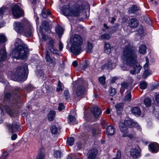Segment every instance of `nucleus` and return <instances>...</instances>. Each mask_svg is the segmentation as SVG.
I'll return each instance as SVG.
<instances>
[{
	"mask_svg": "<svg viewBox=\"0 0 159 159\" xmlns=\"http://www.w3.org/2000/svg\"><path fill=\"white\" fill-rule=\"evenodd\" d=\"M152 73V71L149 69L144 70L142 76L143 78L145 79L151 75Z\"/></svg>",
	"mask_w": 159,
	"mask_h": 159,
	"instance_id": "obj_30",
	"label": "nucleus"
},
{
	"mask_svg": "<svg viewBox=\"0 0 159 159\" xmlns=\"http://www.w3.org/2000/svg\"><path fill=\"white\" fill-rule=\"evenodd\" d=\"M56 115V112L54 111H50L48 114V117L50 121H52L55 118Z\"/></svg>",
	"mask_w": 159,
	"mask_h": 159,
	"instance_id": "obj_25",
	"label": "nucleus"
},
{
	"mask_svg": "<svg viewBox=\"0 0 159 159\" xmlns=\"http://www.w3.org/2000/svg\"><path fill=\"white\" fill-rule=\"evenodd\" d=\"M84 89L83 87L79 86L75 93L76 96H80L82 95L84 92Z\"/></svg>",
	"mask_w": 159,
	"mask_h": 159,
	"instance_id": "obj_23",
	"label": "nucleus"
},
{
	"mask_svg": "<svg viewBox=\"0 0 159 159\" xmlns=\"http://www.w3.org/2000/svg\"><path fill=\"white\" fill-rule=\"evenodd\" d=\"M104 50L105 52L109 54L111 52V48L110 45L108 43H105L104 47Z\"/></svg>",
	"mask_w": 159,
	"mask_h": 159,
	"instance_id": "obj_28",
	"label": "nucleus"
},
{
	"mask_svg": "<svg viewBox=\"0 0 159 159\" xmlns=\"http://www.w3.org/2000/svg\"><path fill=\"white\" fill-rule=\"evenodd\" d=\"M8 154L7 152H4L1 156V158L2 159H6L8 157Z\"/></svg>",
	"mask_w": 159,
	"mask_h": 159,
	"instance_id": "obj_58",
	"label": "nucleus"
},
{
	"mask_svg": "<svg viewBox=\"0 0 159 159\" xmlns=\"http://www.w3.org/2000/svg\"><path fill=\"white\" fill-rule=\"evenodd\" d=\"M143 103L146 107L150 106L151 104V98L149 97L145 98L143 100Z\"/></svg>",
	"mask_w": 159,
	"mask_h": 159,
	"instance_id": "obj_31",
	"label": "nucleus"
},
{
	"mask_svg": "<svg viewBox=\"0 0 159 159\" xmlns=\"http://www.w3.org/2000/svg\"><path fill=\"white\" fill-rule=\"evenodd\" d=\"M149 63L146 62L145 64L144 65L143 68L145 70H148V67L149 65Z\"/></svg>",
	"mask_w": 159,
	"mask_h": 159,
	"instance_id": "obj_60",
	"label": "nucleus"
},
{
	"mask_svg": "<svg viewBox=\"0 0 159 159\" xmlns=\"http://www.w3.org/2000/svg\"><path fill=\"white\" fill-rule=\"evenodd\" d=\"M12 14L15 18H19L23 15V11L17 5H14L11 9Z\"/></svg>",
	"mask_w": 159,
	"mask_h": 159,
	"instance_id": "obj_8",
	"label": "nucleus"
},
{
	"mask_svg": "<svg viewBox=\"0 0 159 159\" xmlns=\"http://www.w3.org/2000/svg\"><path fill=\"white\" fill-rule=\"evenodd\" d=\"M7 41L5 36L3 34H0V44L4 43Z\"/></svg>",
	"mask_w": 159,
	"mask_h": 159,
	"instance_id": "obj_45",
	"label": "nucleus"
},
{
	"mask_svg": "<svg viewBox=\"0 0 159 159\" xmlns=\"http://www.w3.org/2000/svg\"><path fill=\"white\" fill-rule=\"evenodd\" d=\"M7 127L9 132L11 133L16 132L20 129V125L16 124L8 125Z\"/></svg>",
	"mask_w": 159,
	"mask_h": 159,
	"instance_id": "obj_13",
	"label": "nucleus"
},
{
	"mask_svg": "<svg viewBox=\"0 0 159 159\" xmlns=\"http://www.w3.org/2000/svg\"><path fill=\"white\" fill-rule=\"evenodd\" d=\"M124 104L122 103H120L116 104V108L117 111L118 110H122L123 108Z\"/></svg>",
	"mask_w": 159,
	"mask_h": 159,
	"instance_id": "obj_39",
	"label": "nucleus"
},
{
	"mask_svg": "<svg viewBox=\"0 0 159 159\" xmlns=\"http://www.w3.org/2000/svg\"><path fill=\"white\" fill-rule=\"evenodd\" d=\"M45 58L46 61L50 64H52L53 65L55 64L56 59L54 57H51L50 56V53L48 51L45 52Z\"/></svg>",
	"mask_w": 159,
	"mask_h": 159,
	"instance_id": "obj_15",
	"label": "nucleus"
},
{
	"mask_svg": "<svg viewBox=\"0 0 159 159\" xmlns=\"http://www.w3.org/2000/svg\"><path fill=\"white\" fill-rule=\"evenodd\" d=\"M106 78L104 76H102L100 77L98 79V80L100 84H105Z\"/></svg>",
	"mask_w": 159,
	"mask_h": 159,
	"instance_id": "obj_46",
	"label": "nucleus"
},
{
	"mask_svg": "<svg viewBox=\"0 0 159 159\" xmlns=\"http://www.w3.org/2000/svg\"><path fill=\"white\" fill-rule=\"evenodd\" d=\"M139 86L141 89H144L147 87V84L145 81H142L140 83Z\"/></svg>",
	"mask_w": 159,
	"mask_h": 159,
	"instance_id": "obj_35",
	"label": "nucleus"
},
{
	"mask_svg": "<svg viewBox=\"0 0 159 159\" xmlns=\"http://www.w3.org/2000/svg\"><path fill=\"white\" fill-rule=\"evenodd\" d=\"M7 56V53L5 47H3L0 49V68L3 66L2 62L6 59Z\"/></svg>",
	"mask_w": 159,
	"mask_h": 159,
	"instance_id": "obj_12",
	"label": "nucleus"
},
{
	"mask_svg": "<svg viewBox=\"0 0 159 159\" xmlns=\"http://www.w3.org/2000/svg\"><path fill=\"white\" fill-rule=\"evenodd\" d=\"M55 43L54 40L52 38H49L48 39V44L49 45L48 49L53 53L59 54L60 53L59 51L54 47Z\"/></svg>",
	"mask_w": 159,
	"mask_h": 159,
	"instance_id": "obj_9",
	"label": "nucleus"
},
{
	"mask_svg": "<svg viewBox=\"0 0 159 159\" xmlns=\"http://www.w3.org/2000/svg\"><path fill=\"white\" fill-rule=\"evenodd\" d=\"M98 153V150L95 148H92L89 152L88 159H95Z\"/></svg>",
	"mask_w": 159,
	"mask_h": 159,
	"instance_id": "obj_20",
	"label": "nucleus"
},
{
	"mask_svg": "<svg viewBox=\"0 0 159 159\" xmlns=\"http://www.w3.org/2000/svg\"><path fill=\"white\" fill-rule=\"evenodd\" d=\"M69 122L70 124H73L75 121V117L72 115H69L68 118Z\"/></svg>",
	"mask_w": 159,
	"mask_h": 159,
	"instance_id": "obj_43",
	"label": "nucleus"
},
{
	"mask_svg": "<svg viewBox=\"0 0 159 159\" xmlns=\"http://www.w3.org/2000/svg\"><path fill=\"white\" fill-rule=\"evenodd\" d=\"M84 9L85 7L82 4L77 2L73 4L63 5L60 8L61 13L67 17L81 16Z\"/></svg>",
	"mask_w": 159,
	"mask_h": 159,
	"instance_id": "obj_3",
	"label": "nucleus"
},
{
	"mask_svg": "<svg viewBox=\"0 0 159 159\" xmlns=\"http://www.w3.org/2000/svg\"><path fill=\"white\" fill-rule=\"evenodd\" d=\"M90 110L96 118H98L101 114V109L97 106L92 107Z\"/></svg>",
	"mask_w": 159,
	"mask_h": 159,
	"instance_id": "obj_18",
	"label": "nucleus"
},
{
	"mask_svg": "<svg viewBox=\"0 0 159 159\" xmlns=\"http://www.w3.org/2000/svg\"><path fill=\"white\" fill-rule=\"evenodd\" d=\"M55 31L58 34L59 36H60V35H61L63 34V29L59 25H58L56 27Z\"/></svg>",
	"mask_w": 159,
	"mask_h": 159,
	"instance_id": "obj_24",
	"label": "nucleus"
},
{
	"mask_svg": "<svg viewBox=\"0 0 159 159\" xmlns=\"http://www.w3.org/2000/svg\"><path fill=\"white\" fill-rule=\"evenodd\" d=\"M139 7L137 5H134L132 7L129 8V11L130 13H134L136 11L139 10Z\"/></svg>",
	"mask_w": 159,
	"mask_h": 159,
	"instance_id": "obj_33",
	"label": "nucleus"
},
{
	"mask_svg": "<svg viewBox=\"0 0 159 159\" xmlns=\"http://www.w3.org/2000/svg\"><path fill=\"white\" fill-rule=\"evenodd\" d=\"M131 111L132 114L136 116H139L141 114V110L138 107H133L131 109Z\"/></svg>",
	"mask_w": 159,
	"mask_h": 159,
	"instance_id": "obj_21",
	"label": "nucleus"
},
{
	"mask_svg": "<svg viewBox=\"0 0 159 159\" xmlns=\"http://www.w3.org/2000/svg\"><path fill=\"white\" fill-rule=\"evenodd\" d=\"M70 42L71 43L70 50L73 53L77 55L82 52L83 39L80 36L77 34L72 36Z\"/></svg>",
	"mask_w": 159,
	"mask_h": 159,
	"instance_id": "obj_7",
	"label": "nucleus"
},
{
	"mask_svg": "<svg viewBox=\"0 0 159 159\" xmlns=\"http://www.w3.org/2000/svg\"><path fill=\"white\" fill-rule=\"evenodd\" d=\"M138 33L137 34L140 37H142L144 35V31L143 29L142 28H140L138 31Z\"/></svg>",
	"mask_w": 159,
	"mask_h": 159,
	"instance_id": "obj_49",
	"label": "nucleus"
},
{
	"mask_svg": "<svg viewBox=\"0 0 159 159\" xmlns=\"http://www.w3.org/2000/svg\"><path fill=\"white\" fill-rule=\"evenodd\" d=\"M117 61V59L115 57H112L108 61V64H107V67L109 69L114 68L116 65V62Z\"/></svg>",
	"mask_w": 159,
	"mask_h": 159,
	"instance_id": "obj_14",
	"label": "nucleus"
},
{
	"mask_svg": "<svg viewBox=\"0 0 159 159\" xmlns=\"http://www.w3.org/2000/svg\"><path fill=\"white\" fill-rule=\"evenodd\" d=\"M24 21L26 24L25 25L20 22H15L14 23V30L18 33H22L26 37H30L33 35L34 31V28L31 24L26 19H24Z\"/></svg>",
	"mask_w": 159,
	"mask_h": 159,
	"instance_id": "obj_6",
	"label": "nucleus"
},
{
	"mask_svg": "<svg viewBox=\"0 0 159 159\" xmlns=\"http://www.w3.org/2000/svg\"><path fill=\"white\" fill-rule=\"evenodd\" d=\"M150 151L152 153H157L159 151V144L156 142H153L149 145Z\"/></svg>",
	"mask_w": 159,
	"mask_h": 159,
	"instance_id": "obj_17",
	"label": "nucleus"
},
{
	"mask_svg": "<svg viewBox=\"0 0 159 159\" xmlns=\"http://www.w3.org/2000/svg\"><path fill=\"white\" fill-rule=\"evenodd\" d=\"M5 10V8L4 7H2L0 8V19L2 18Z\"/></svg>",
	"mask_w": 159,
	"mask_h": 159,
	"instance_id": "obj_47",
	"label": "nucleus"
},
{
	"mask_svg": "<svg viewBox=\"0 0 159 159\" xmlns=\"http://www.w3.org/2000/svg\"><path fill=\"white\" fill-rule=\"evenodd\" d=\"M66 143L68 145L70 146L73 145L74 143V139L72 137L68 138L67 139Z\"/></svg>",
	"mask_w": 159,
	"mask_h": 159,
	"instance_id": "obj_37",
	"label": "nucleus"
},
{
	"mask_svg": "<svg viewBox=\"0 0 159 159\" xmlns=\"http://www.w3.org/2000/svg\"><path fill=\"white\" fill-rule=\"evenodd\" d=\"M17 138V135L16 134H14L11 136V139L12 140H14L16 139Z\"/></svg>",
	"mask_w": 159,
	"mask_h": 159,
	"instance_id": "obj_61",
	"label": "nucleus"
},
{
	"mask_svg": "<svg viewBox=\"0 0 159 159\" xmlns=\"http://www.w3.org/2000/svg\"><path fill=\"white\" fill-rule=\"evenodd\" d=\"M89 62L85 60L84 61V64L83 66V69L84 70H85L89 66Z\"/></svg>",
	"mask_w": 159,
	"mask_h": 159,
	"instance_id": "obj_55",
	"label": "nucleus"
},
{
	"mask_svg": "<svg viewBox=\"0 0 159 159\" xmlns=\"http://www.w3.org/2000/svg\"><path fill=\"white\" fill-rule=\"evenodd\" d=\"M34 16L36 17V18L35 19V21L36 22V24L37 25V26L38 25V24H39V22L38 21L39 20V17L37 16V14L36 13L35 9L34 8Z\"/></svg>",
	"mask_w": 159,
	"mask_h": 159,
	"instance_id": "obj_57",
	"label": "nucleus"
},
{
	"mask_svg": "<svg viewBox=\"0 0 159 159\" xmlns=\"http://www.w3.org/2000/svg\"><path fill=\"white\" fill-rule=\"evenodd\" d=\"M121 89H125L128 88V84L126 82H123L121 83ZM120 91L121 93H123L124 91V90H122V89H120Z\"/></svg>",
	"mask_w": 159,
	"mask_h": 159,
	"instance_id": "obj_34",
	"label": "nucleus"
},
{
	"mask_svg": "<svg viewBox=\"0 0 159 159\" xmlns=\"http://www.w3.org/2000/svg\"><path fill=\"white\" fill-rule=\"evenodd\" d=\"M2 83H5L7 85L5 87V90L8 91L7 89H10L9 92L5 94L4 100L2 103H0V111L2 115H4L2 108L4 109L9 115L11 117H15L16 114H14L11 109L8 106L19 105L21 102V96L20 93V88L16 87L13 88L9 85L8 82L6 80L1 81Z\"/></svg>",
	"mask_w": 159,
	"mask_h": 159,
	"instance_id": "obj_1",
	"label": "nucleus"
},
{
	"mask_svg": "<svg viewBox=\"0 0 159 159\" xmlns=\"http://www.w3.org/2000/svg\"><path fill=\"white\" fill-rule=\"evenodd\" d=\"M36 74L38 77H43L44 72L42 69H38L37 67L36 71Z\"/></svg>",
	"mask_w": 159,
	"mask_h": 159,
	"instance_id": "obj_32",
	"label": "nucleus"
},
{
	"mask_svg": "<svg viewBox=\"0 0 159 159\" xmlns=\"http://www.w3.org/2000/svg\"><path fill=\"white\" fill-rule=\"evenodd\" d=\"M59 47L60 50L62 51L63 48V45L61 41L59 42Z\"/></svg>",
	"mask_w": 159,
	"mask_h": 159,
	"instance_id": "obj_59",
	"label": "nucleus"
},
{
	"mask_svg": "<svg viewBox=\"0 0 159 159\" xmlns=\"http://www.w3.org/2000/svg\"><path fill=\"white\" fill-rule=\"evenodd\" d=\"M130 155L134 159H139L141 157V150L139 147L132 148L130 151Z\"/></svg>",
	"mask_w": 159,
	"mask_h": 159,
	"instance_id": "obj_10",
	"label": "nucleus"
},
{
	"mask_svg": "<svg viewBox=\"0 0 159 159\" xmlns=\"http://www.w3.org/2000/svg\"><path fill=\"white\" fill-rule=\"evenodd\" d=\"M110 38V35L109 34H105L101 35L99 37L100 39H109Z\"/></svg>",
	"mask_w": 159,
	"mask_h": 159,
	"instance_id": "obj_41",
	"label": "nucleus"
},
{
	"mask_svg": "<svg viewBox=\"0 0 159 159\" xmlns=\"http://www.w3.org/2000/svg\"><path fill=\"white\" fill-rule=\"evenodd\" d=\"M147 47L146 45L144 44L141 45L139 48V52L143 54H145L146 52Z\"/></svg>",
	"mask_w": 159,
	"mask_h": 159,
	"instance_id": "obj_27",
	"label": "nucleus"
},
{
	"mask_svg": "<svg viewBox=\"0 0 159 159\" xmlns=\"http://www.w3.org/2000/svg\"><path fill=\"white\" fill-rule=\"evenodd\" d=\"M62 84L61 81H59L58 82L57 87V91L59 92L62 90Z\"/></svg>",
	"mask_w": 159,
	"mask_h": 159,
	"instance_id": "obj_48",
	"label": "nucleus"
},
{
	"mask_svg": "<svg viewBox=\"0 0 159 159\" xmlns=\"http://www.w3.org/2000/svg\"><path fill=\"white\" fill-rule=\"evenodd\" d=\"M93 48V44L89 42L87 43V45L86 47L87 51L88 52H90L91 50Z\"/></svg>",
	"mask_w": 159,
	"mask_h": 159,
	"instance_id": "obj_44",
	"label": "nucleus"
},
{
	"mask_svg": "<svg viewBox=\"0 0 159 159\" xmlns=\"http://www.w3.org/2000/svg\"><path fill=\"white\" fill-rule=\"evenodd\" d=\"M116 79L117 78L116 77H112L111 80V83L112 84L114 83H115Z\"/></svg>",
	"mask_w": 159,
	"mask_h": 159,
	"instance_id": "obj_62",
	"label": "nucleus"
},
{
	"mask_svg": "<svg viewBox=\"0 0 159 159\" xmlns=\"http://www.w3.org/2000/svg\"><path fill=\"white\" fill-rule=\"evenodd\" d=\"M116 89L113 88H111L110 91V95L111 96H113L116 94Z\"/></svg>",
	"mask_w": 159,
	"mask_h": 159,
	"instance_id": "obj_50",
	"label": "nucleus"
},
{
	"mask_svg": "<svg viewBox=\"0 0 159 159\" xmlns=\"http://www.w3.org/2000/svg\"><path fill=\"white\" fill-rule=\"evenodd\" d=\"M62 155V153L60 151H57L54 152V156L57 158H61Z\"/></svg>",
	"mask_w": 159,
	"mask_h": 159,
	"instance_id": "obj_38",
	"label": "nucleus"
},
{
	"mask_svg": "<svg viewBox=\"0 0 159 159\" xmlns=\"http://www.w3.org/2000/svg\"><path fill=\"white\" fill-rule=\"evenodd\" d=\"M125 100L127 102H130L131 99V95L130 91L127 92V94L124 98Z\"/></svg>",
	"mask_w": 159,
	"mask_h": 159,
	"instance_id": "obj_36",
	"label": "nucleus"
},
{
	"mask_svg": "<svg viewBox=\"0 0 159 159\" xmlns=\"http://www.w3.org/2000/svg\"><path fill=\"white\" fill-rule=\"evenodd\" d=\"M125 123L127 126L129 128H131L134 127L136 128L139 131H141L142 130V129L140 126L136 122L132 119L127 120H125Z\"/></svg>",
	"mask_w": 159,
	"mask_h": 159,
	"instance_id": "obj_11",
	"label": "nucleus"
},
{
	"mask_svg": "<svg viewBox=\"0 0 159 159\" xmlns=\"http://www.w3.org/2000/svg\"><path fill=\"white\" fill-rule=\"evenodd\" d=\"M28 73L27 65L25 64L19 67L14 74H12L11 71L9 72L7 76L12 80L19 82L24 81L27 79Z\"/></svg>",
	"mask_w": 159,
	"mask_h": 159,
	"instance_id": "obj_5",
	"label": "nucleus"
},
{
	"mask_svg": "<svg viewBox=\"0 0 159 159\" xmlns=\"http://www.w3.org/2000/svg\"><path fill=\"white\" fill-rule=\"evenodd\" d=\"M15 45V48L10 53L11 57L16 59L26 58L29 52L27 45L19 39H16Z\"/></svg>",
	"mask_w": 159,
	"mask_h": 159,
	"instance_id": "obj_4",
	"label": "nucleus"
},
{
	"mask_svg": "<svg viewBox=\"0 0 159 159\" xmlns=\"http://www.w3.org/2000/svg\"><path fill=\"white\" fill-rule=\"evenodd\" d=\"M137 51L136 48L131 46L128 42H125L121 61L124 65L133 66V69L130 71L132 75L139 73L142 68L137 61Z\"/></svg>",
	"mask_w": 159,
	"mask_h": 159,
	"instance_id": "obj_2",
	"label": "nucleus"
},
{
	"mask_svg": "<svg viewBox=\"0 0 159 159\" xmlns=\"http://www.w3.org/2000/svg\"><path fill=\"white\" fill-rule=\"evenodd\" d=\"M72 65L75 67H76L78 65L77 61H74L72 63Z\"/></svg>",
	"mask_w": 159,
	"mask_h": 159,
	"instance_id": "obj_63",
	"label": "nucleus"
},
{
	"mask_svg": "<svg viewBox=\"0 0 159 159\" xmlns=\"http://www.w3.org/2000/svg\"><path fill=\"white\" fill-rule=\"evenodd\" d=\"M25 89L27 92H29L33 89L34 88L32 85L30 84L27 86Z\"/></svg>",
	"mask_w": 159,
	"mask_h": 159,
	"instance_id": "obj_53",
	"label": "nucleus"
},
{
	"mask_svg": "<svg viewBox=\"0 0 159 159\" xmlns=\"http://www.w3.org/2000/svg\"><path fill=\"white\" fill-rule=\"evenodd\" d=\"M44 154L40 152L37 157V159H44Z\"/></svg>",
	"mask_w": 159,
	"mask_h": 159,
	"instance_id": "obj_51",
	"label": "nucleus"
},
{
	"mask_svg": "<svg viewBox=\"0 0 159 159\" xmlns=\"http://www.w3.org/2000/svg\"><path fill=\"white\" fill-rule=\"evenodd\" d=\"M156 100L157 102H159V94H157L156 96Z\"/></svg>",
	"mask_w": 159,
	"mask_h": 159,
	"instance_id": "obj_64",
	"label": "nucleus"
},
{
	"mask_svg": "<svg viewBox=\"0 0 159 159\" xmlns=\"http://www.w3.org/2000/svg\"><path fill=\"white\" fill-rule=\"evenodd\" d=\"M139 22L137 19L134 18L130 20L129 23V25L130 28H134L138 25Z\"/></svg>",
	"mask_w": 159,
	"mask_h": 159,
	"instance_id": "obj_22",
	"label": "nucleus"
},
{
	"mask_svg": "<svg viewBox=\"0 0 159 159\" xmlns=\"http://www.w3.org/2000/svg\"><path fill=\"white\" fill-rule=\"evenodd\" d=\"M40 32L42 36V41L44 42L46 41L48 37L46 36L44 34L43 32L41 26H40Z\"/></svg>",
	"mask_w": 159,
	"mask_h": 159,
	"instance_id": "obj_40",
	"label": "nucleus"
},
{
	"mask_svg": "<svg viewBox=\"0 0 159 159\" xmlns=\"http://www.w3.org/2000/svg\"><path fill=\"white\" fill-rule=\"evenodd\" d=\"M41 14L43 18H47L51 14V12L45 9H43L42 11Z\"/></svg>",
	"mask_w": 159,
	"mask_h": 159,
	"instance_id": "obj_29",
	"label": "nucleus"
},
{
	"mask_svg": "<svg viewBox=\"0 0 159 159\" xmlns=\"http://www.w3.org/2000/svg\"><path fill=\"white\" fill-rule=\"evenodd\" d=\"M125 121H124V123L121 122H120L119 123V126L120 131L123 134L122 135L123 137H125L126 134L128 132V129L126 127V126H128L125 124Z\"/></svg>",
	"mask_w": 159,
	"mask_h": 159,
	"instance_id": "obj_16",
	"label": "nucleus"
},
{
	"mask_svg": "<svg viewBox=\"0 0 159 159\" xmlns=\"http://www.w3.org/2000/svg\"><path fill=\"white\" fill-rule=\"evenodd\" d=\"M121 157V153L120 151V150H117L116 154V157L115 158L116 159H120Z\"/></svg>",
	"mask_w": 159,
	"mask_h": 159,
	"instance_id": "obj_52",
	"label": "nucleus"
},
{
	"mask_svg": "<svg viewBox=\"0 0 159 159\" xmlns=\"http://www.w3.org/2000/svg\"><path fill=\"white\" fill-rule=\"evenodd\" d=\"M50 130L52 134H55L57 133V128L56 126L53 125L51 127Z\"/></svg>",
	"mask_w": 159,
	"mask_h": 159,
	"instance_id": "obj_42",
	"label": "nucleus"
},
{
	"mask_svg": "<svg viewBox=\"0 0 159 159\" xmlns=\"http://www.w3.org/2000/svg\"><path fill=\"white\" fill-rule=\"evenodd\" d=\"M115 128L113 126L110 125L106 128V134L109 137L112 136L115 134Z\"/></svg>",
	"mask_w": 159,
	"mask_h": 159,
	"instance_id": "obj_19",
	"label": "nucleus"
},
{
	"mask_svg": "<svg viewBox=\"0 0 159 159\" xmlns=\"http://www.w3.org/2000/svg\"><path fill=\"white\" fill-rule=\"evenodd\" d=\"M42 28L46 32H48L50 30L49 27L48 22L46 21H43L42 22Z\"/></svg>",
	"mask_w": 159,
	"mask_h": 159,
	"instance_id": "obj_26",
	"label": "nucleus"
},
{
	"mask_svg": "<svg viewBox=\"0 0 159 159\" xmlns=\"http://www.w3.org/2000/svg\"><path fill=\"white\" fill-rule=\"evenodd\" d=\"M65 106L63 103H59V106L58 107V110L59 111H61L65 108Z\"/></svg>",
	"mask_w": 159,
	"mask_h": 159,
	"instance_id": "obj_54",
	"label": "nucleus"
},
{
	"mask_svg": "<svg viewBox=\"0 0 159 159\" xmlns=\"http://www.w3.org/2000/svg\"><path fill=\"white\" fill-rule=\"evenodd\" d=\"M64 95L66 97V99H67L70 97V95L69 94V91L67 90L65 91L64 92Z\"/></svg>",
	"mask_w": 159,
	"mask_h": 159,
	"instance_id": "obj_56",
	"label": "nucleus"
}]
</instances>
